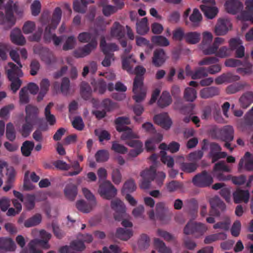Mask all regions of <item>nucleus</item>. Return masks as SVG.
Instances as JSON below:
<instances>
[{
    "mask_svg": "<svg viewBox=\"0 0 253 253\" xmlns=\"http://www.w3.org/2000/svg\"><path fill=\"white\" fill-rule=\"evenodd\" d=\"M149 30V27L148 25V19L146 17H144L140 21L136 23V32L141 35L146 34Z\"/></svg>",
    "mask_w": 253,
    "mask_h": 253,
    "instance_id": "obj_31",
    "label": "nucleus"
},
{
    "mask_svg": "<svg viewBox=\"0 0 253 253\" xmlns=\"http://www.w3.org/2000/svg\"><path fill=\"white\" fill-rule=\"evenodd\" d=\"M156 169L155 167L151 166L149 169H147L141 172L142 178L140 187L143 189L149 188L151 182L154 180L156 176Z\"/></svg>",
    "mask_w": 253,
    "mask_h": 253,
    "instance_id": "obj_8",
    "label": "nucleus"
},
{
    "mask_svg": "<svg viewBox=\"0 0 253 253\" xmlns=\"http://www.w3.org/2000/svg\"><path fill=\"white\" fill-rule=\"evenodd\" d=\"M40 235L43 240L35 239L29 243V253H42L41 250L37 249L38 246H41L45 249L49 248L50 246L48 242L51 237V234L42 230L40 231Z\"/></svg>",
    "mask_w": 253,
    "mask_h": 253,
    "instance_id": "obj_3",
    "label": "nucleus"
},
{
    "mask_svg": "<svg viewBox=\"0 0 253 253\" xmlns=\"http://www.w3.org/2000/svg\"><path fill=\"white\" fill-rule=\"evenodd\" d=\"M100 47L102 52H106L107 51H115L119 50V47L116 43H107L104 36L101 38Z\"/></svg>",
    "mask_w": 253,
    "mask_h": 253,
    "instance_id": "obj_30",
    "label": "nucleus"
},
{
    "mask_svg": "<svg viewBox=\"0 0 253 253\" xmlns=\"http://www.w3.org/2000/svg\"><path fill=\"white\" fill-rule=\"evenodd\" d=\"M238 168L240 170L242 169L249 171L253 170V157L250 152H247L240 160Z\"/></svg>",
    "mask_w": 253,
    "mask_h": 253,
    "instance_id": "obj_16",
    "label": "nucleus"
},
{
    "mask_svg": "<svg viewBox=\"0 0 253 253\" xmlns=\"http://www.w3.org/2000/svg\"><path fill=\"white\" fill-rule=\"evenodd\" d=\"M25 112V120L36 121L39 113V109L37 107L29 104L26 106Z\"/></svg>",
    "mask_w": 253,
    "mask_h": 253,
    "instance_id": "obj_25",
    "label": "nucleus"
},
{
    "mask_svg": "<svg viewBox=\"0 0 253 253\" xmlns=\"http://www.w3.org/2000/svg\"><path fill=\"white\" fill-rule=\"evenodd\" d=\"M210 155L212 158V162H215L220 158H225L226 156L225 152H221V148L220 146L215 143L211 142L210 143Z\"/></svg>",
    "mask_w": 253,
    "mask_h": 253,
    "instance_id": "obj_14",
    "label": "nucleus"
},
{
    "mask_svg": "<svg viewBox=\"0 0 253 253\" xmlns=\"http://www.w3.org/2000/svg\"><path fill=\"white\" fill-rule=\"evenodd\" d=\"M135 77L134 79L132 91L134 95L132 98L137 103L142 101L146 97V90L144 86L143 75L146 72V69L141 66H137L134 69Z\"/></svg>",
    "mask_w": 253,
    "mask_h": 253,
    "instance_id": "obj_1",
    "label": "nucleus"
},
{
    "mask_svg": "<svg viewBox=\"0 0 253 253\" xmlns=\"http://www.w3.org/2000/svg\"><path fill=\"white\" fill-rule=\"evenodd\" d=\"M189 19L194 26H197L199 22L202 20V16L199 10L197 8H194Z\"/></svg>",
    "mask_w": 253,
    "mask_h": 253,
    "instance_id": "obj_55",
    "label": "nucleus"
},
{
    "mask_svg": "<svg viewBox=\"0 0 253 253\" xmlns=\"http://www.w3.org/2000/svg\"><path fill=\"white\" fill-rule=\"evenodd\" d=\"M213 182V180L211 175L206 170L197 174L192 179L193 184L199 187H209Z\"/></svg>",
    "mask_w": 253,
    "mask_h": 253,
    "instance_id": "obj_4",
    "label": "nucleus"
},
{
    "mask_svg": "<svg viewBox=\"0 0 253 253\" xmlns=\"http://www.w3.org/2000/svg\"><path fill=\"white\" fill-rule=\"evenodd\" d=\"M124 129V130L122 131L123 133L121 136V139L122 140H129L136 137V135L133 133L132 129L129 127L125 126Z\"/></svg>",
    "mask_w": 253,
    "mask_h": 253,
    "instance_id": "obj_64",
    "label": "nucleus"
},
{
    "mask_svg": "<svg viewBox=\"0 0 253 253\" xmlns=\"http://www.w3.org/2000/svg\"><path fill=\"white\" fill-rule=\"evenodd\" d=\"M35 144L33 141L26 140L23 142L21 148V151L23 156H29L34 148Z\"/></svg>",
    "mask_w": 253,
    "mask_h": 253,
    "instance_id": "obj_45",
    "label": "nucleus"
},
{
    "mask_svg": "<svg viewBox=\"0 0 253 253\" xmlns=\"http://www.w3.org/2000/svg\"><path fill=\"white\" fill-rule=\"evenodd\" d=\"M150 242L149 237L145 234H142L138 242L139 248L141 249H147L150 245Z\"/></svg>",
    "mask_w": 253,
    "mask_h": 253,
    "instance_id": "obj_58",
    "label": "nucleus"
},
{
    "mask_svg": "<svg viewBox=\"0 0 253 253\" xmlns=\"http://www.w3.org/2000/svg\"><path fill=\"white\" fill-rule=\"evenodd\" d=\"M98 32L97 30L94 31V34H91L89 32H83L80 33L78 36L79 42L83 43L90 42L93 38L97 40Z\"/></svg>",
    "mask_w": 253,
    "mask_h": 253,
    "instance_id": "obj_42",
    "label": "nucleus"
},
{
    "mask_svg": "<svg viewBox=\"0 0 253 253\" xmlns=\"http://www.w3.org/2000/svg\"><path fill=\"white\" fill-rule=\"evenodd\" d=\"M207 68L199 67L197 68L192 75V79L196 80L208 76Z\"/></svg>",
    "mask_w": 253,
    "mask_h": 253,
    "instance_id": "obj_62",
    "label": "nucleus"
},
{
    "mask_svg": "<svg viewBox=\"0 0 253 253\" xmlns=\"http://www.w3.org/2000/svg\"><path fill=\"white\" fill-rule=\"evenodd\" d=\"M232 25L227 19H219L214 28V32L216 35L222 36L225 35Z\"/></svg>",
    "mask_w": 253,
    "mask_h": 253,
    "instance_id": "obj_13",
    "label": "nucleus"
},
{
    "mask_svg": "<svg viewBox=\"0 0 253 253\" xmlns=\"http://www.w3.org/2000/svg\"><path fill=\"white\" fill-rule=\"evenodd\" d=\"M136 186L134 181L129 179L126 181L124 184L122 192L123 194L132 193L136 190Z\"/></svg>",
    "mask_w": 253,
    "mask_h": 253,
    "instance_id": "obj_46",
    "label": "nucleus"
},
{
    "mask_svg": "<svg viewBox=\"0 0 253 253\" xmlns=\"http://www.w3.org/2000/svg\"><path fill=\"white\" fill-rule=\"evenodd\" d=\"M197 97L196 90L192 87H187L184 91V99L190 102L194 101Z\"/></svg>",
    "mask_w": 253,
    "mask_h": 253,
    "instance_id": "obj_50",
    "label": "nucleus"
},
{
    "mask_svg": "<svg viewBox=\"0 0 253 253\" xmlns=\"http://www.w3.org/2000/svg\"><path fill=\"white\" fill-rule=\"evenodd\" d=\"M14 4H15L13 3L12 0H8L5 4V10L7 18L12 19L15 22V19L13 14Z\"/></svg>",
    "mask_w": 253,
    "mask_h": 253,
    "instance_id": "obj_54",
    "label": "nucleus"
},
{
    "mask_svg": "<svg viewBox=\"0 0 253 253\" xmlns=\"http://www.w3.org/2000/svg\"><path fill=\"white\" fill-rule=\"evenodd\" d=\"M152 42L156 45L166 46L169 45V40L162 36H154L151 39Z\"/></svg>",
    "mask_w": 253,
    "mask_h": 253,
    "instance_id": "obj_51",
    "label": "nucleus"
},
{
    "mask_svg": "<svg viewBox=\"0 0 253 253\" xmlns=\"http://www.w3.org/2000/svg\"><path fill=\"white\" fill-rule=\"evenodd\" d=\"M227 238V235L223 232H220L211 234L206 237L204 243L206 244H209L217 240H224Z\"/></svg>",
    "mask_w": 253,
    "mask_h": 253,
    "instance_id": "obj_40",
    "label": "nucleus"
},
{
    "mask_svg": "<svg viewBox=\"0 0 253 253\" xmlns=\"http://www.w3.org/2000/svg\"><path fill=\"white\" fill-rule=\"evenodd\" d=\"M224 6L226 11L230 14H236L242 10L243 5L238 0H228L226 1Z\"/></svg>",
    "mask_w": 253,
    "mask_h": 253,
    "instance_id": "obj_15",
    "label": "nucleus"
},
{
    "mask_svg": "<svg viewBox=\"0 0 253 253\" xmlns=\"http://www.w3.org/2000/svg\"><path fill=\"white\" fill-rule=\"evenodd\" d=\"M81 95L82 97L88 100L91 98V89L89 84L85 82H83L81 84Z\"/></svg>",
    "mask_w": 253,
    "mask_h": 253,
    "instance_id": "obj_39",
    "label": "nucleus"
},
{
    "mask_svg": "<svg viewBox=\"0 0 253 253\" xmlns=\"http://www.w3.org/2000/svg\"><path fill=\"white\" fill-rule=\"evenodd\" d=\"M210 204L211 209L210 213L212 215L218 216L220 212L226 209L225 203L218 197H214L210 199Z\"/></svg>",
    "mask_w": 253,
    "mask_h": 253,
    "instance_id": "obj_10",
    "label": "nucleus"
},
{
    "mask_svg": "<svg viewBox=\"0 0 253 253\" xmlns=\"http://www.w3.org/2000/svg\"><path fill=\"white\" fill-rule=\"evenodd\" d=\"M203 40L200 45V48L204 55H211L214 54L215 48L212 47L211 42L213 36L211 33L205 32L203 34Z\"/></svg>",
    "mask_w": 253,
    "mask_h": 253,
    "instance_id": "obj_7",
    "label": "nucleus"
},
{
    "mask_svg": "<svg viewBox=\"0 0 253 253\" xmlns=\"http://www.w3.org/2000/svg\"><path fill=\"white\" fill-rule=\"evenodd\" d=\"M239 79V77L238 76H234L230 73H227L217 77L215 79V83L217 84H221L225 82L230 83Z\"/></svg>",
    "mask_w": 253,
    "mask_h": 253,
    "instance_id": "obj_27",
    "label": "nucleus"
},
{
    "mask_svg": "<svg viewBox=\"0 0 253 253\" xmlns=\"http://www.w3.org/2000/svg\"><path fill=\"white\" fill-rule=\"evenodd\" d=\"M10 38L12 42L17 45H23L26 43V40L18 28L14 29L11 31Z\"/></svg>",
    "mask_w": 253,
    "mask_h": 253,
    "instance_id": "obj_21",
    "label": "nucleus"
},
{
    "mask_svg": "<svg viewBox=\"0 0 253 253\" xmlns=\"http://www.w3.org/2000/svg\"><path fill=\"white\" fill-rule=\"evenodd\" d=\"M136 62V60L132 55L124 57L122 59V68L124 70H126L128 73H133L132 67L134 63Z\"/></svg>",
    "mask_w": 253,
    "mask_h": 253,
    "instance_id": "obj_29",
    "label": "nucleus"
},
{
    "mask_svg": "<svg viewBox=\"0 0 253 253\" xmlns=\"http://www.w3.org/2000/svg\"><path fill=\"white\" fill-rule=\"evenodd\" d=\"M161 161L165 164H166L168 167L172 168L174 166V160L172 157L167 156V153L164 151H161Z\"/></svg>",
    "mask_w": 253,
    "mask_h": 253,
    "instance_id": "obj_63",
    "label": "nucleus"
},
{
    "mask_svg": "<svg viewBox=\"0 0 253 253\" xmlns=\"http://www.w3.org/2000/svg\"><path fill=\"white\" fill-rule=\"evenodd\" d=\"M35 122L31 120H25V123L23 125L21 128V133L23 136L26 137L30 134Z\"/></svg>",
    "mask_w": 253,
    "mask_h": 253,
    "instance_id": "obj_53",
    "label": "nucleus"
},
{
    "mask_svg": "<svg viewBox=\"0 0 253 253\" xmlns=\"http://www.w3.org/2000/svg\"><path fill=\"white\" fill-rule=\"evenodd\" d=\"M154 121L155 124L166 130L169 129L172 125L171 120L167 113H161L155 115L154 117Z\"/></svg>",
    "mask_w": 253,
    "mask_h": 253,
    "instance_id": "obj_11",
    "label": "nucleus"
},
{
    "mask_svg": "<svg viewBox=\"0 0 253 253\" xmlns=\"http://www.w3.org/2000/svg\"><path fill=\"white\" fill-rule=\"evenodd\" d=\"M133 233L131 229L119 228L117 230L116 236L122 240L126 241L132 236Z\"/></svg>",
    "mask_w": 253,
    "mask_h": 253,
    "instance_id": "obj_41",
    "label": "nucleus"
},
{
    "mask_svg": "<svg viewBox=\"0 0 253 253\" xmlns=\"http://www.w3.org/2000/svg\"><path fill=\"white\" fill-rule=\"evenodd\" d=\"M115 123L116 125V128L118 132H122L124 130V128L126 126L125 125H129L130 121L128 117H119L116 119Z\"/></svg>",
    "mask_w": 253,
    "mask_h": 253,
    "instance_id": "obj_36",
    "label": "nucleus"
},
{
    "mask_svg": "<svg viewBox=\"0 0 253 253\" xmlns=\"http://www.w3.org/2000/svg\"><path fill=\"white\" fill-rule=\"evenodd\" d=\"M6 73L8 80L11 82V89L15 93L20 87L22 81L19 79L23 75V73L19 68L13 63L9 62L6 68Z\"/></svg>",
    "mask_w": 253,
    "mask_h": 253,
    "instance_id": "obj_2",
    "label": "nucleus"
},
{
    "mask_svg": "<svg viewBox=\"0 0 253 253\" xmlns=\"http://www.w3.org/2000/svg\"><path fill=\"white\" fill-rule=\"evenodd\" d=\"M110 35L118 40L123 39L125 35L124 27L118 22H115L111 27Z\"/></svg>",
    "mask_w": 253,
    "mask_h": 253,
    "instance_id": "obj_19",
    "label": "nucleus"
},
{
    "mask_svg": "<svg viewBox=\"0 0 253 253\" xmlns=\"http://www.w3.org/2000/svg\"><path fill=\"white\" fill-rule=\"evenodd\" d=\"M62 16V10L59 7L55 8L52 14L51 23L49 25L51 26L53 29H55L59 24Z\"/></svg>",
    "mask_w": 253,
    "mask_h": 253,
    "instance_id": "obj_38",
    "label": "nucleus"
},
{
    "mask_svg": "<svg viewBox=\"0 0 253 253\" xmlns=\"http://www.w3.org/2000/svg\"><path fill=\"white\" fill-rule=\"evenodd\" d=\"M36 196L34 194H27L24 199V204L28 210L33 209L35 206Z\"/></svg>",
    "mask_w": 253,
    "mask_h": 253,
    "instance_id": "obj_47",
    "label": "nucleus"
},
{
    "mask_svg": "<svg viewBox=\"0 0 253 253\" xmlns=\"http://www.w3.org/2000/svg\"><path fill=\"white\" fill-rule=\"evenodd\" d=\"M156 211L158 218L161 221H164L166 218L165 204L162 202L157 203L156 206Z\"/></svg>",
    "mask_w": 253,
    "mask_h": 253,
    "instance_id": "obj_52",
    "label": "nucleus"
},
{
    "mask_svg": "<svg viewBox=\"0 0 253 253\" xmlns=\"http://www.w3.org/2000/svg\"><path fill=\"white\" fill-rule=\"evenodd\" d=\"M41 221V215L39 213H37L32 217L26 220L24 222V226L28 228L35 226L39 224Z\"/></svg>",
    "mask_w": 253,
    "mask_h": 253,
    "instance_id": "obj_44",
    "label": "nucleus"
},
{
    "mask_svg": "<svg viewBox=\"0 0 253 253\" xmlns=\"http://www.w3.org/2000/svg\"><path fill=\"white\" fill-rule=\"evenodd\" d=\"M97 45V42L96 39L93 38L89 43L82 47V49L87 56L90 54L92 50L94 49Z\"/></svg>",
    "mask_w": 253,
    "mask_h": 253,
    "instance_id": "obj_60",
    "label": "nucleus"
},
{
    "mask_svg": "<svg viewBox=\"0 0 253 253\" xmlns=\"http://www.w3.org/2000/svg\"><path fill=\"white\" fill-rule=\"evenodd\" d=\"M201 40V34L197 32H190L185 34V40L186 42L195 44L198 43Z\"/></svg>",
    "mask_w": 253,
    "mask_h": 253,
    "instance_id": "obj_34",
    "label": "nucleus"
},
{
    "mask_svg": "<svg viewBox=\"0 0 253 253\" xmlns=\"http://www.w3.org/2000/svg\"><path fill=\"white\" fill-rule=\"evenodd\" d=\"M172 102L169 93L167 91H163L158 101V106L162 108H165L169 106Z\"/></svg>",
    "mask_w": 253,
    "mask_h": 253,
    "instance_id": "obj_35",
    "label": "nucleus"
},
{
    "mask_svg": "<svg viewBox=\"0 0 253 253\" xmlns=\"http://www.w3.org/2000/svg\"><path fill=\"white\" fill-rule=\"evenodd\" d=\"M53 106V103L50 102L46 106L44 110V116L46 121L50 126H53L56 123L55 116L51 114V109Z\"/></svg>",
    "mask_w": 253,
    "mask_h": 253,
    "instance_id": "obj_43",
    "label": "nucleus"
},
{
    "mask_svg": "<svg viewBox=\"0 0 253 253\" xmlns=\"http://www.w3.org/2000/svg\"><path fill=\"white\" fill-rule=\"evenodd\" d=\"M154 245L159 253H172L170 248L159 238H154Z\"/></svg>",
    "mask_w": 253,
    "mask_h": 253,
    "instance_id": "obj_32",
    "label": "nucleus"
},
{
    "mask_svg": "<svg viewBox=\"0 0 253 253\" xmlns=\"http://www.w3.org/2000/svg\"><path fill=\"white\" fill-rule=\"evenodd\" d=\"M198 167L196 163L183 162L180 165L181 169L186 173H192L196 171Z\"/></svg>",
    "mask_w": 253,
    "mask_h": 253,
    "instance_id": "obj_48",
    "label": "nucleus"
},
{
    "mask_svg": "<svg viewBox=\"0 0 253 253\" xmlns=\"http://www.w3.org/2000/svg\"><path fill=\"white\" fill-rule=\"evenodd\" d=\"M0 248L3 252H13L16 249L14 242L9 238H1L0 239Z\"/></svg>",
    "mask_w": 253,
    "mask_h": 253,
    "instance_id": "obj_23",
    "label": "nucleus"
},
{
    "mask_svg": "<svg viewBox=\"0 0 253 253\" xmlns=\"http://www.w3.org/2000/svg\"><path fill=\"white\" fill-rule=\"evenodd\" d=\"M253 125V117L246 114L243 119L240 120L238 122V127L242 131L252 129Z\"/></svg>",
    "mask_w": 253,
    "mask_h": 253,
    "instance_id": "obj_20",
    "label": "nucleus"
},
{
    "mask_svg": "<svg viewBox=\"0 0 253 253\" xmlns=\"http://www.w3.org/2000/svg\"><path fill=\"white\" fill-rule=\"evenodd\" d=\"M183 187L182 182L176 180H172L167 184V189L169 192H172L181 189Z\"/></svg>",
    "mask_w": 253,
    "mask_h": 253,
    "instance_id": "obj_56",
    "label": "nucleus"
},
{
    "mask_svg": "<svg viewBox=\"0 0 253 253\" xmlns=\"http://www.w3.org/2000/svg\"><path fill=\"white\" fill-rule=\"evenodd\" d=\"M200 8L204 13L205 16L211 19L213 18L218 12L217 8L208 6L204 4L200 6Z\"/></svg>",
    "mask_w": 253,
    "mask_h": 253,
    "instance_id": "obj_33",
    "label": "nucleus"
},
{
    "mask_svg": "<svg viewBox=\"0 0 253 253\" xmlns=\"http://www.w3.org/2000/svg\"><path fill=\"white\" fill-rule=\"evenodd\" d=\"M249 197L250 193L248 190L237 189L233 194V200L236 204L242 202L247 203L249 202Z\"/></svg>",
    "mask_w": 253,
    "mask_h": 253,
    "instance_id": "obj_17",
    "label": "nucleus"
},
{
    "mask_svg": "<svg viewBox=\"0 0 253 253\" xmlns=\"http://www.w3.org/2000/svg\"><path fill=\"white\" fill-rule=\"evenodd\" d=\"M112 51H107L106 52H103L105 55V57L102 61V65L104 67H109L111 65V62L114 61V54Z\"/></svg>",
    "mask_w": 253,
    "mask_h": 253,
    "instance_id": "obj_59",
    "label": "nucleus"
},
{
    "mask_svg": "<svg viewBox=\"0 0 253 253\" xmlns=\"http://www.w3.org/2000/svg\"><path fill=\"white\" fill-rule=\"evenodd\" d=\"M207 228L204 224L194 222H189L184 228V233L186 235H193L198 238L203 235L206 231Z\"/></svg>",
    "mask_w": 253,
    "mask_h": 253,
    "instance_id": "obj_6",
    "label": "nucleus"
},
{
    "mask_svg": "<svg viewBox=\"0 0 253 253\" xmlns=\"http://www.w3.org/2000/svg\"><path fill=\"white\" fill-rule=\"evenodd\" d=\"M111 207L115 211L114 218L116 220L121 221L126 216V206L120 199H115L112 200Z\"/></svg>",
    "mask_w": 253,
    "mask_h": 253,
    "instance_id": "obj_9",
    "label": "nucleus"
},
{
    "mask_svg": "<svg viewBox=\"0 0 253 253\" xmlns=\"http://www.w3.org/2000/svg\"><path fill=\"white\" fill-rule=\"evenodd\" d=\"M167 59V55L162 48L156 49L153 53L152 57V63L156 67L162 66Z\"/></svg>",
    "mask_w": 253,
    "mask_h": 253,
    "instance_id": "obj_12",
    "label": "nucleus"
},
{
    "mask_svg": "<svg viewBox=\"0 0 253 253\" xmlns=\"http://www.w3.org/2000/svg\"><path fill=\"white\" fill-rule=\"evenodd\" d=\"M64 191L67 198L74 201L77 195V187L74 184L69 183L66 185Z\"/></svg>",
    "mask_w": 253,
    "mask_h": 253,
    "instance_id": "obj_28",
    "label": "nucleus"
},
{
    "mask_svg": "<svg viewBox=\"0 0 253 253\" xmlns=\"http://www.w3.org/2000/svg\"><path fill=\"white\" fill-rule=\"evenodd\" d=\"M91 84L93 88V91L97 92L100 94H104L107 89L106 83L102 79L93 80L91 82Z\"/></svg>",
    "mask_w": 253,
    "mask_h": 253,
    "instance_id": "obj_24",
    "label": "nucleus"
},
{
    "mask_svg": "<svg viewBox=\"0 0 253 253\" xmlns=\"http://www.w3.org/2000/svg\"><path fill=\"white\" fill-rule=\"evenodd\" d=\"M241 107L243 108H247L253 103V92L247 91L243 94L239 99Z\"/></svg>",
    "mask_w": 253,
    "mask_h": 253,
    "instance_id": "obj_26",
    "label": "nucleus"
},
{
    "mask_svg": "<svg viewBox=\"0 0 253 253\" xmlns=\"http://www.w3.org/2000/svg\"><path fill=\"white\" fill-rule=\"evenodd\" d=\"M245 67L238 68L237 69V72L243 76L246 75H251L252 72L253 65L251 63L247 61H245L244 63L242 62V65Z\"/></svg>",
    "mask_w": 253,
    "mask_h": 253,
    "instance_id": "obj_49",
    "label": "nucleus"
},
{
    "mask_svg": "<svg viewBox=\"0 0 253 253\" xmlns=\"http://www.w3.org/2000/svg\"><path fill=\"white\" fill-rule=\"evenodd\" d=\"M95 206L92 205L90 202L87 203L84 200H79L76 203L77 209L84 213L89 212Z\"/></svg>",
    "mask_w": 253,
    "mask_h": 253,
    "instance_id": "obj_37",
    "label": "nucleus"
},
{
    "mask_svg": "<svg viewBox=\"0 0 253 253\" xmlns=\"http://www.w3.org/2000/svg\"><path fill=\"white\" fill-rule=\"evenodd\" d=\"M219 93V88L212 86L202 89L200 91V96L202 98L208 99L218 95Z\"/></svg>",
    "mask_w": 253,
    "mask_h": 253,
    "instance_id": "obj_18",
    "label": "nucleus"
},
{
    "mask_svg": "<svg viewBox=\"0 0 253 253\" xmlns=\"http://www.w3.org/2000/svg\"><path fill=\"white\" fill-rule=\"evenodd\" d=\"M98 192L103 199L111 200L117 195V190L109 181H105L99 186Z\"/></svg>",
    "mask_w": 253,
    "mask_h": 253,
    "instance_id": "obj_5",
    "label": "nucleus"
},
{
    "mask_svg": "<svg viewBox=\"0 0 253 253\" xmlns=\"http://www.w3.org/2000/svg\"><path fill=\"white\" fill-rule=\"evenodd\" d=\"M95 157L97 162H104L109 159V154L107 150H101L96 152Z\"/></svg>",
    "mask_w": 253,
    "mask_h": 253,
    "instance_id": "obj_57",
    "label": "nucleus"
},
{
    "mask_svg": "<svg viewBox=\"0 0 253 253\" xmlns=\"http://www.w3.org/2000/svg\"><path fill=\"white\" fill-rule=\"evenodd\" d=\"M6 137L10 141L15 140L16 135L15 131L13 124L9 123L6 125Z\"/></svg>",
    "mask_w": 253,
    "mask_h": 253,
    "instance_id": "obj_61",
    "label": "nucleus"
},
{
    "mask_svg": "<svg viewBox=\"0 0 253 253\" xmlns=\"http://www.w3.org/2000/svg\"><path fill=\"white\" fill-rule=\"evenodd\" d=\"M234 129L231 126H226L220 131V138L223 141H232L234 138Z\"/></svg>",
    "mask_w": 253,
    "mask_h": 253,
    "instance_id": "obj_22",
    "label": "nucleus"
}]
</instances>
